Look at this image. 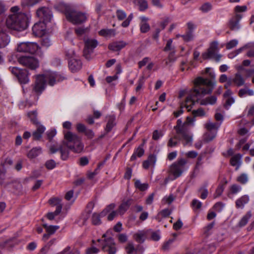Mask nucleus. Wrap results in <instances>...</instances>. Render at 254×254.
<instances>
[{"mask_svg": "<svg viewBox=\"0 0 254 254\" xmlns=\"http://www.w3.org/2000/svg\"><path fill=\"white\" fill-rule=\"evenodd\" d=\"M205 127L207 132L205 134L204 139L209 142L215 137L219 126L217 123L208 122L205 124Z\"/></svg>", "mask_w": 254, "mask_h": 254, "instance_id": "obj_10", "label": "nucleus"}, {"mask_svg": "<svg viewBox=\"0 0 254 254\" xmlns=\"http://www.w3.org/2000/svg\"><path fill=\"white\" fill-rule=\"evenodd\" d=\"M102 250L104 252H107L108 254H115L117 252V248L113 239L111 237L105 239Z\"/></svg>", "mask_w": 254, "mask_h": 254, "instance_id": "obj_17", "label": "nucleus"}, {"mask_svg": "<svg viewBox=\"0 0 254 254\" xmlns=\"http://www.w3.org/2000/svg\"><path fill=\"white\" fill-rule=\"evenodd\" d=\"M46 25L44 22L39 21L35 23L32 27V31L35 36L42 37L46 33Z\"/></svg>", "mask_w": 254, "mask_h": 254, "instance_id": "obj_19", "label": "nucleus"}, {"mask_svg": "<svg viewBox=\"0 0 254 254\" xmlns=\"http://www.w3.org/2000/svg\"><path fill=\"white\" fill-rule=\"evenodd\" d=\"M216 82L198 77L194 80V88L190 91V94L187 97L185 107L190 111L198 98L206 94L211 93L215 85Z\"/></svg>", "mask_w": 254, "mask_h": 254, "instance_id": "obj_1", "label": "nucleus"}, {"mask_svg": "<svg viewBox=\"0 0 254 254\" xmlns=\"http://www.w3.org/2000/svg\"><path fill=\"white\" fill-rule=\"evenodd\" d=\"M137 2L140 11H144L148 8V3L146 0H138Z\"/></svg>", "mask_w": 254, "mask_h": 254, "instance_id": "obj_45", "label": "nucleus"}, {"mask_svg": "<svg viewBox=\"0 0 254 254\" xmlns=\"http://www.w3.org/2000/svg\"><path fill=\"white\" fill-rule=\"evenodd\" d=\"M171 213V211L167 208L164 209L161 211L157 215L156 217V219L158 220L159 221H160V216H161V218H166L168 217Z\"/></svg>", "mask_w": 254, "mask_h": 254, "instance_id": "obj_43", "label": "nucleus"}, {"mask_svg": "<svg viewBox=\"0 0 254 254\" xmlns=\"http://www.w3.org/2000/svg\"><path fill=\"white\" fill-rule=\"evenodd\" d=\"M173 241L174 240L173 239H170L168 241L165 242L162 245V250L164 251L169 250Z\"/></svg>", "mask_w": 254, "mask_h": 254, "instance_id": "obj_56", "label": "nucleus"}, {"mask_svg": "<svg viewBox=\"0 0 254 254\" xmlns=\"http://www.w3.org/2000/svg\"><path fill=\"white\" fill-rule=\"evenodd\" d=\"M241 18V15L236 14L235 17L230 20L228 26L231 30H237L240 28L239 23Z\"/></svg>", "mask_w": 254, "mask_h": 254, "instance_id": "obj_21", "label": "nucleus"}, {"mask_svg": "<svg viewBox=\"0 0 254 254\" xmlns=\"http://www.w3.org/2000/svg\"><path fill=\"white\" fill-rule=\"evenodd\" d=\"M10 42L8 28L5 25L0 28V48L5 47Z\"/></svg>", "mask_w": 254, "mask_h": 254, "instance_id": "obj_18", "label": "nucleus"}, {"mask_svg": "<svg viewBox=\"0 0 254 254\" xmlns=\"http://www.w3.org/2000/svg\"><path fill=\"white\" fill-rule=\"evenodd\" d=\"M242 155L240 154H237L233 156L230 160V163L232 166H237L238 168L240 165V160Z\"/></svg>", "mask_w": 254, "mask_h": 254, "instance_id": "obj_37", "label": "nucleus"}, {"mask_svg": "<svg viewBox=\"0 0 254 254\" xmlns=\"http://www.w3.org/2000/svg\"><path fill=\"white\" fill-rule=\"evenodd\" d=\"M237 181L242 184H245L248 181V175L246 174H242L237 177Z\"/></svg>", "mask_w": 254, "mask_h": 254, "instance_id": "obj_47", "label": "nucleus"}, {"mask_svg": "<svg viewBox=\"0 0 254 254\" xmlns=\"http://www.w3.org/2000/svg\"><path fill=\"white\" fill-rule=\"evenodd\" d=\"M76 129L79 132L84 133L86 130L87 129V128L84 124L78 123L76 125Z\"/></svg>", "mask_w": 254, "mask_h": 254, "instance_id": "obj_61", "label": "nucleus"}, {"mask_svg": "<svg viewBox=\"0 0 254 254\" xmlns=\"http://www.w3.org/2000/svg\"><path fill=\"white\" fill-rule=\"evenodd\" d=\"M241 190V187L237 185L234 184L230 187L229 195L238 193Z\"/></svg>", "mask_w": 254, "mask_h": 254, "instance_id": "obj_46", "label": "nucleus"}, {"mask_svg": "<svg viewBox=\"0 0 254 254\" xmlns=\"http://www.w3.org/2000/svg\"><path fill=\"white\" fill-rule=\"evenodd\" d=\"M116 15L118 19L119 20H123L127 17V14L126 12L120 9H118L116 11Z\"/></svg>", "mask_w": 254, "mask_h": 254, "instance_id": "obj_52", "label": "nucleus"}, {"mask_svg": "<svg viewBox=\"0 0 254 254\" xmlns=\"http://www.w3.org/2000/svg\"><path fill=\"white\" fill-rule=\"evenodd\" d=\"M41 44L45 47H49L51 44V41L48 37L43 38L41 41Z\"/></svg>", "mask_w": 254, "mask_h": 254, "instance_id": "obj_63", "label": "nucleus"}, {"mask_svg": "<svg viewBox=\"0 0 254 254\" xmlns=\"http://www.w3.org/2000/svg\"><path fill=\"white\" fill-rule=\"evenodd\" d=\"M217 101V97L214 96H211L201 100L200 102V104L201 105H206L208 104L213 105Z\"/></svg>", "mask_w": 254, "mask_h": 254, "instance_id": "obj_32", "label": "nucleus"}, {"mask_svg": "<svg viewBox=\"0 0 254 254\" xmlns=\"http://www.w3.org/2000/svg\"><path fill=\"white\" fill-rule=\"evenodd\" d=\"M63 6L66 19L73 24H80L87 20V17L85 13L74 10L65 5Z\"/></svg>", "mask_w": 254, "mask_h": 254, "instance_id": "obj_4", "label": "nucleus"}, {"mask_svg": "<svg viewBox=\"0 0 254 254\" xmlns=\"http://www.w3.org/2000/svg\"><path fill=\"white\" fill-rule=\"evenodd\" d=\"M182 141L184 146H191V145H185L186 140L183 138L181 134L176 133L172 137H171L168 140L167 146L169 147H173L178 145L180 141Z\"/></svg>", "mask_w": 254, "mask_h": 254, "instance_id": "obj_20", "label": "nucleus"}, {"mask_svg": "<svg viewBox=\"0 0 254 254\" xmlns=\"http://www.w3.org/2000/svg\"><path fill=\"white\" fill-rule=\"evenodd\" d=\"M28 116L30 119L31 121L35 125H38L40 124L38 121L37 116V113L36 111H33L28 113Z\"/></svg>", "mask_w": 254, "mask_h": 254, "instance_id": "obj_41", "label": "nucleus"}, {"mask_svg": "<svg viewBox=\"0 0 254 254\" xmlns=\"http://www.w3.org/2000/svg\"><path fill=\"white\" fill-rule=\"evenodd\" d=\"M39 48V46L35 42H22L20 43L17 48L19 52L29 53L34 54Z\"/></svg>", "mask_w": 254, "mask_h": 254, "instance_id": "obj_12", "label": "nucleus"}, {"mask_svg": "<svg viewBox=\"0 0 254 254\" xmlns=\"http://www.w3.org/2000/svg\"><path fill=\"white\" fill-rule=\"evenodd\" d=\"M42 75L44 77L46 82H47L48 84L52 86H54L57 82L63 81L64 79V77L61 74L52 71H47Z\"/></svg>", "mask_w": 254, "mask_h": 254, "instance_id": "obj_9", "label": "nucleus"}, {"mask_svg": "<svg viewBox=\"0 0 254 254\" xmlns=\"http://www.w3.org/2000/svg\"><path fill=\"white\" fill-rule=\"evenodd\" d=\"M18 63L31 69H35L39 66L38 61L31 56H21L18 58Z\"/></svg>", "mask_w": 254, "mask_h": 254, "instance_id": "obj_11", "label": "nucleus"}, {"mask_svg": "<svg viewBox=\"0 0 254 254\" xmlns=\"http://www.w3.org/2000/svg\"><path fill=\"white\" fill-rule=\"evenodd\" d=\"M197 192L201 199H205L207 197L208 194V191L207 189V185L205 184L200 187L197 190Z\"/></svg>", "mask_w": 254, "mask_h": 254, "instance_id": "obj_36", "label": "nucleus"}, {"mask_svg": "<svg viewBox=\"0 0 254 254\" xmlns=\"http://www.w3.org/2000/svg\"><path fill=\"white\" fill-rule=\"evenodd\" d=\"M224 187L223 185H220L216 190L214 194V197L216 198L221 195L223 192Z\"/></svg>", "mask_w": 254, "mask_h": 254, "instance_id": "obj_57", "label": "nucleus"}, {"mask_svg": "<svg viewBox=\"0 0 254 254\" xmlns=\"http://www.w3.org/2000/svg\"><path fill=\"white\" fill-rule=\"evenodd\" d=\"M43 226L46 229V232L50 235L54 234L60 228L59 226L48 225L45 223L43 224Z\"/></svg>", "mask_w": 254, "mask_h": 254, "instance_id": "obj_38", "label": "nucleus"}, {"mask_svg": "<svg viewBox=\"0 0 254 254\" xmlns=\"http://www.w3.org/2000/svg\"><path fill=\"white\" fill-rule=\"evenodd\" d=\"M145 233L144 231H139L134 235L133 238L137 242L142 243L145 240Z\"/></svg>", "mask_w": 254, "mask_h": 254, "instance_id": "obj_39", "label": "nucleus"}, {"mask_svg": "<svg viewBox=\"0 0 254 254\" xmlns=\"http://www.w3.org/2000/svg\"><path fill=\"white\" fill-rule=\"evenodd\" d=\"M86 254H97L99 252V249L95 247H92L87 249Z\"/></svg>", "mask_w": 254, "mask_h": 254, "instance_id": "obj_64", "label": "nucleus"}, {"mask_svg": "<svg viewBox=\"0 0 254 254\" xmlns=\"http://www.w3.org/2000/svg\"><path fill=\"white\" fill-rule=\"evenodd\" d=\"M225 103L224 104V107L226 109H229L230 107L235 102V99L232 97H228V98H225Z\"/></svg>", "mask_w": 254, "mask_h": 254, "instance_id": "obj_48", "label": "nucleus"}, {"mask_svg": "<svg viewBox=\"0 0 254 254\" xmlns=\"http://www.w3.org/2000/svg\"><path fill=\"white\" fill-rule=\"evenodd\" d=\"M69 149L66 145V140L63 141V143L60 145L58 148H56L54 145L50 147V151L52 153H55L58 151H60L61 153V158L64 160H66L68 157Z\"/></svg>", "mask_w": 254, "mask_h": 254, "instance_id": "obj_14", "label": "nucleus"}, {"mask_svg": "<svg viewBox=\"0 0 254 254\" xmlns=\"http://www.w3.org/2000/svg\"><path fill=\"white\" fill-rule=\"evenodd\" d=\"M46 82L44 77L41 74L37 75L34 84L31 85L32 93L39 96L45 89Z\"/></svg>", "mask_w": 254, "mask_h": 254, "instance_id": "obj_8", "label": "nucleus"}, {"mask_svg": "<svg viewBox=\"0 0 254 254\" xmlns=\"http://www.w3.org/2000/svg\"><path fill=\"white\" fill-rule=\"evenodd\" d=\"M115 207L114 203H111L108 205L101 213L100 214L94 213L92 217V223L94 225H98L101 223L100 217L105 216L107 213H109L110 211L114 209Z\"/></svg>", "mask_w": 254, "mask_h": 254, "instance_id": "obj_13", "label": "nucleus"}, {"mask_svg": "<svg viewBox=\"0 0 254 254\" xmlns=\"http://www.w3.org/2000/svg\"><path fill=\"white\" fill-rule=\"evenodd\" d=\"M187 163V161L184 158L178 160L170 166L169 173L173 175L175 179L179 177L185 171V166Z\"/></svg>", "mask_w": 254, "mask_h": 254, "instance_id": "obj_7", "label": "nucleus"}, {"mask_svg": "<svg viewBox=\"0 0 254 254\" xmlns=\"http://www.w3.org/2000/svg\"><path fill=\"white\" fill-rule=\"evenodd\" d=\"M182 37L185 41L189 42L193 39V34L191 31H188L186 34L182 35Z\"/></svg>", "mask_w": 254, "mask_h": 254, "instance_id": "obj_58", "label": "nucleus"}, {"mask_svg": "<svg viewBox=\"0 0 254 254\" xmlns=\"http://www.w3.org/2000/svg\"><path fill=\"white\" fill-rule=\"evenodd\" d=\"M127 254H142L143 250L135 248L132 243H128L125 247Z\"/></svg>", "mask_w": 254, "mask_h": 254, "instance_id": "obj_27", "label": "nucleus"}, {"mask_svg": "<svg viewBox=\"0 0 254 254\" xmlns=\"http://www.w3.org/2000/svg\"><path fill=\"white\" fill-rule=\"evenodd\" d=\"M192 114L195 117H196V116L202 117V116H204L205 115V113L204 111L201 108H198L196 110H193L192 112Z\"/></svg>", "mask_w": 254, "mask_h": 254, "instance_id": "obj_53", "label": "nucleus"}, {"mask_svg": "<svg viewBox=\"0 0 254 254\" xmlns=\"http://www.w3.org/2000/svg\"><path fill=\"white\" fill-rule=\"evenodd\" d=\"M232 81L237 86H242L245 83L244 78L239 73L235 74V77L232 79Z\"/></svg>", "mask_w": 254, "mask_h": 254, "instance_id": "obj_35", "label": "nucleus"}, {"mask_svg": "<svg viewBox=\"0 0 254 254\" xmlns=\"http://www.w3.org/2000/svg\"><path fill=\"white\" fill-rule=\"evenodd\" d=\"M251 216H252V214H251V212H248L241 219V220L240 221V222L239 223V226L240 227H243V226H245L247 224L249 219L251 217Z\"/></svg>", "mask_w": 254, "mask_h": 254, "instance_id": "obj_42", "label": "nucleus"}, {"mask_svg": "<svg viewBox=\"0 0 254 254\" xmlns=\"http://www.w3.org/2000/svg\"><path fill=\"white\" fill-rule=\"evenodd\" d=\"M144 153V150L143 148V144L139 145L136 149H135L133 154L130 157L131 161H134L136 159V157H141Z\"/></svg>", "mask_w": 254, "mask_h": 254, "instance_id": "obj_30", "label": "nucleus"}, {"mask_svg": "<svg viewBox=\"0 0 254 254\" xmlns=\"http://www.w3.org/2000/svg\"><path fill=\"white\" fill-rule=\"evenodd\" d=\"M218 42L213 41L210 44L207 51L202 54V57L204 60L214 59L215 62H219L222 57L221 54H218Z\"/></svg>", "mask_w": 254, "mask_h": 254, "instance_id": "obj_6", "label": "nucleus"}, {"mask_svg": "<svg viewBox=\"0 0 254 254\" xmlns=\"http://www.w3.org/2000/svg\"><path fill=\"white\" fill-rule=\"evenodd\" d=\"M79 252L76 249H73L70 251V247H66L63 252H61V254H79Z\"/></svg>", "mask_w": 254, "mask_h": 254, "instance_id": "obj_49", "label": "nucleus"}, {"mask_svg": "<svg viewBox=\"0 0 254 254\" xmlns=\"http://www.w3.org/2000/svg\"><path fill=\"white\" fill-rule=\"evenodd\" d=\"M156 162V156L154 154H150L147 159L143 162L142 166L145 169H148L149 167H154Z\"/></svg>", "mask_w": 254, "mask_h": 254, "instance_id": "obj_23", "label": "nucleus"}, {"mask_svg": "<svg viewBox=\"0 0 254 254\" xmlns=\"http://www.w3.org/2000/svg\"><path fill=\"white\" fill-rule=\"evenodd\" d=\"M238 43V42L237 40L234 39L231 40L226 44V49L228 50L232 49L237 46Z\"/></svg>", "mask_w": 254, "mask_h": 254, "instance_id": "obj_59", "label": "nucleus"}, {"mask_svg": "<svg viewBox=\"0 0 254 254\" xmlns=\"http://www.w3.org/2000/svg\"><path fill=\"white\" fill-rule=\"evenodd\" d=\"M254 94V91L253 90L249 89L248 87L241 89L239 92L238 95L241 98L244 97L246 95L253 96Z\"/></svg>", "mask_w": 254, "mask_h": 254, "instance_id": "obj_33", "label": "nucleus"}, {"mask_svg": "<svg viewBox=\"0 0 254 254\" xmlns=\"http://www.w3.org/2000/svg\"><path fill=\"white\" fill-rule=\"evenodd\" d=\"M42 152L40 147H34L30 150L27 154L28 158L32 159L38 156Z\"/></svg>", "mask_w": 254, "mask_h": 254, "instance_id": "obj_34", "label": "nucleus"}, {"mask_svg": "<svg viewBox=\"0 0 254 254\" xmlns=\"http://www.w3.org/2000/svg\"><path fill=\"white\" fill-rule=\"evenodd\" d=\"M88 31V29L87 28L79 27L75 29V33L78 36H82L85 34Z\"/></svg>", "mask_w": 254, "mask_h": 254, "instance_id": "obj_51", "label": "nucleus"}, {"mask_svg": "<svg viewBox=\"0 0 254 254\" xmlns=\"http://www.w3.org/2000/svg\"><path fill=\"white\" fill-rule=\"evenodd\" d=\"M45 166L48 169L51 170L56 167V163L54 160L52 159L48 160L45 163Z\"/></svg>", "mask_w": 254, "mask_h": 254, "instance_id": "obj_55", "label": "nucleus"}, {"mask_svg": "<svg viewBox=\"0 0 254 254\" xmlns=\"http://www.w3.org/2000/svg\"><path fill=\"white\" fill-rule=\"evenodd\" d=\"M28 17L24 13H14L6 19V27L17 31H22L28 26Z\"/></svg>", "mask_w": 254, "mask_h": 254, "instance_id": "obj_2", "label": "nucleus"}, {"mask_svg": "<svg viewBox=\"0 0 254 254\" xmlns=\"http://www.w3.org/2000/svg\"><path fill=\"white\" fill-rule=\"evenodd\" d=\"M18 81L21 84H26L29 82L28 72L26 69H22L17 77Z\"/></svg>", "mask_w": 254, "mask_h": 254, "instance_id": "obj_28", "label": "nucleus"}, {"mask_svg": "<svg viewBox=\"0 0 254 254\" xmlns=\"http://www.w3.org/2000/svg\"><path fill=\"white\" fill-rule=\"evenodd\" d=\"M135 187L141 191H144L147 190L148 188V184L147 183H141L139 180H136L135 182Z\"/></svg>", "mask_w": 254, "mask_h": 254, "instance_id": "obj_44", "label": "nucleus"}, {"mask_svg": "<svg viewBox=\"0 0 254 254\" xmlns=\"http://www.w3.org/2000/svg\"><path fill=\"white\" fill-rule=\"evenodd\" d=\"M85 48L83 50V54L86 58H88V55L93 52V50L98 45V41L95 39H84Z\"/></svg>", "mask_w": 254, "mask_h": 254, "instance_id": "obj_15", "label": "nucleus"}, {"mask_svg": "<svg viewBox=\"0 0 254 254\" xmlns=\"http://www.w3.org/2000/svg\"><path fill=\"white\" fill-rule=\"evenodd\" d=\"M37 16L45 23L50 21L52 15L51 10L47 7H42L37 9Z\"/></svg>", "mask_w": 254, "mask_h": 254, "instance_id": "obj_16", "label": "nucleus"}, {"mask_svg": "<svg viewBox=\"0 0 254 254\" xmlns=\"http://www.w3.org/2000/svg\"><path fill=\"white\" fill-rule=\"evenodd\" d=\"M133 200L132 199L124 200L119 206L118 209L119 214L121 215H123L128 210Z\"/></svg>", "mask_w": 254, "mask_h": 254, "instance_id": "obj_22", "label": "nucleus"}, {"mask_svg": "<svg viewBox=\"0 0 254 254\" xmlns=\"http://www.w3.org/2000/svg\"><path fill=\"white\" fill-rule=\"evenodd\" d=\"M64 139L66 140V145L69 149L75 153H80L82 151L84 145L77 134L67 131L64 133Z\"/></svg>", "mask_w": 254, "mask_h": 254, "instance_id": "obj_3", "label": "nucleus"}, {"mask_svg": "<svg viewBox=\"0 0 254 254\" xmlns=\"http://www.w3.org/2000/svg\"><path fill=\"white\" fill-rule=\"evenodd\" d=\"M140 26V31L142 33H146L150 29V26L147 22L141 23Z\"/></svg>", "mask_w": 254, "mask_h": 254, "instance_id": "obj_54", "label": "nucleus"}, {"mask_svg": "<svg viewBox=\"0 0 254 254\" xmlns=\"http://www.w3.org/2000/svg\"><path fill=\"white\" fill-rule=\"evenodd\" d=\"M203 159V156L201 154H200L197 158V161H196L195 167V169L198 170L199 167L202 165Z\"/></svg>", "mask_w": 254, "mask_h": 254, "instance_id": "obj_60", "label": "nucleus"}, {"mask_svg": "<svg viewBox=\"0 0 254 254\" xmlns=\"http://www.w3.org/2000/svg\"><path fill=\"white\" fill-rule=\"evenodd\" d=\"M177 133L181 134L186 140L185 145H192L193 135L188 130V128L182 125L181 119L177 120V125L174 127Z\"/></svg>", "mask_w": 254, "mask_h": 254, "instance_id": "obj_5", "label": "nucleus"}, {"mask_svg": "<svg viewBox=\"0 0 254 254\" xmlns=\"http://www.w3.org/2000/svg\"><path fill=\"white\" fill-rule=\"evenodd\" d=\"M127 45V43L123 41L114 42L110 44L108 48L113 51H118L124 48Z\"/></svg>", "mask_w": 254, "mask_h": 254, "instance_id": "obj_26", "label": "nucleus"}, {"mask_svg": "<svg viewBox=\"0 0 254 254\" xmlns=\"http://www.w3.org/2000/svg\"><path fill=\"white\" fill-rule=\"evenodd\" d=\"M107 123L105 128L107 133L111 131L113 128L116 126V117L114 115H109L106 117Z\"/></svg>", "mask_w": 254, "mask_h": 254, "instance_id": "obj_24", "label": "nucleus"}, {"mask_svg": "<svg viewBox=\"0 0 254 254\" xmlns=\"http://www.w3.org/2000/svg\"><path fill=\"white\" fill-rule=\"evenodd\" d=\"M249 201V196L246 195H243L236 200V206L238 208H243L244 205L247 204Z\"/></svg>", "mask_w": 254, "mask_h": 254, "instance_id": "obj_31", "label": "nucleus"}, {"mask_svg": "<svg viewBox=\"0 0 254 254\" xmlns=\"http://www.w3.org/2000/svg\"><path fill=\"white\" fill-rule=\"evenodd\" d=\"M212 9V5L209 2H206L203 4L199 9L203 12H207Z\"/></svg>", "mask_w": 254, "mask_h": 254, "instance_id": "obj_50", "label": "nucleus"}, {"mask_svg": "<svg viewBox=\"0 0 254 254\" xmlns=\"http://www.w3.org/2000/svg\"><path fill=\"white\" fill-rule=\"evenodd\" d=\"M82 66L81 61L76 59H71L69 62V67L72 72H76L79 70Z\"/></svg>", "mask_w": 254, "mask_h": 254, "instance_id": "obj_25", "label": "nucleus"}, {"mask_svg": "<svg viewBox=\"0 0 254 254\" xmlns=\"http://www.w3.org/2000/svg\"><path fill=\"white\" fill-rule=\"evenodd\" d=\"M37 126V129L33 133V137L35 140H39L42 137V135L45 130V127L38 124Z\"/></svg>", "mask_w": 254, "mask_h": 254, "instance_id": "obj_29", "label": "nucleus"}, {"mask_svg": "<svg viewBox=\"0 0 254 254\" xmlns=\"http://www.w3.org/2000/svg\"><path fill=\"white\" fill-rule=\"evenodd\" d=\"M66 56L71 59H76L77 58L76 53L72 49L68 50L66 52Z\"/></svg>", "mask_w": 254, "mask_h": 254, "instance_id": "obj_62", "label": "nucleus"}, {"mask_svg": "<svg viewBox=\"0 0 254 254\" xmlns=\"http://www.w3.org/2000/svg\"><path fill=\"white\" fill-rule=\"evenodd\" d=\"M99 34L100 35L104 37L115 36V30L114 29H103L99 32Z\"/></svg>", "mask_w": 254, "mask_h": 254, "instance_id": "obj_40", "label": "nucleus"}]
</instances>
